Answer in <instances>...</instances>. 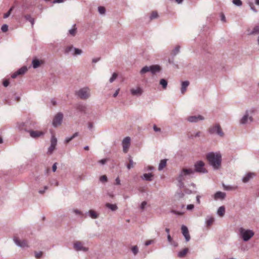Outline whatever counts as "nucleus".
<instances>
[{
  "label": "nucleus",
  "mask_w": 259,
  "mask_h": 259,
  "mask_svg": "<svg viewBox=\"0 0 259 259\" xmlns=\"http://www.w3.org/2000/svg\"><path fill=\"white\" fill-rule=\"evenodd\" d=\"M146 205H147V202L146 201H144L142 202L141 204V206H140V208L142 210H144L145 209V207Z\"/></svg>",
  "instance_id": "5fc2aeb1"
},
{
  "label": "nucleus",
  "mask_w": 259,
  "mask_h": 259,
  "mask_svg": "<svg viewBox=\"0 0 259 259\" xmlns=\"http://www.w3.org/2000/svg\"><path fill=\"white\" fill-rule=\"evenodd\" d=\"M189 85V81H184L182 82L181 84V92L182 94H184V93L186 92L187 87Z\"/></svg>",
  "instance_id": "5701e85b"
},
{
  "label": "nucleus",
  "mask_w": 259,
  "mask_h": 259,
  "mask_svg": "<svg viewBox=\"0 0 259 259\" xmlns=\"http://www.w3.org/2000/svg\"><path fill=\"white\" fill-rule=\"evenodd\" d=\"M166 159H162L160 161V163L159 164L158 166V170H161L166 165Z\"/></svg>",
  "instance_id": "7c9ffc66"
},
{
  "label": "nucleus",
  "mask_w": 259,
  "mask_h": 259,
  "mask_svg": "<svg viewBox=\"0 0 259 259\" xmlns=\"http://www.w3.org/2000/svg\"><path fill=\"white\" fill-rule=\"evenodd\" d=\"M255 111V109L253 108L250 110H247L245 111V114L241 118L240 120V123L241 124H245L247 123L248 120H249L250 122L253 121V117L251 116H249V114H253Z\"/></svg>",
  "instance_id": "7ed1b4c3"
},
{
  "label": "nucleus",
  "mask_w": 259,
  "mask_h": 259,
  "mask_svg": "<svg viewBox=\"0 0 259 259\" xmlns=\"http://www.w3.org/2000/svg\"><path fill=\"white\" fill-rule=\"evenodd\" d=\"M146 168H147V170H150V171H152L154 169V167L153 166H150V165L148 166Z\"/></svg>",
  "instance_id": "774afa93"
},
{
  "label": "nucleus",
  "mask_w": 259,
  "mask_h": 259,
  "mask_svg": "<svg viewBox=\"0 0 259 259\" xmlns=\"http://www.w3.org/2000/svg\"><path fill=\"white\" fill-rule=\"evenodd\" d=\"M63 115L62 113L59 112L54 117L53 120V125L54 127H57L59 125H60L63 120Z\"/></svg>",
  "instance_id": "1a4fd4ad"
},
{
  "label": "nucleus",
  "mask_w": 259,
  "mask_h": 259,
  "mask_svg": "<svg viewBox=\"0 0 259 259\" xmlns=\"http://www.w3.org/2000/svg\"><path fill=\"white\" fill-rule=\"evenodd\" d=\"M1 30L3 32H6L8 30V26L7 24H4L1 27Z\"/></svg>",
  "instance_id": "603ef678"
},
{
  "label": "nucleus",
  "mask_w": 259,
  "mask_h": 259,
  "mask_svg": "<svg viewBox=\"0 0 259 259\" xmlns=\"http://www.w3.org/2000/svg\"><path fill=\"white\" fill-rule=\"evenodd\" d=\"M24 18L27 21H30V20L32 19V18L31 17L30 15H25Z\"/></svg>",
  "instance_id": "052dcab7"
},
{
  "label": "nucleus",
  "mask_w": 259,
  "mask_h": 259,
  "mask_svg": "<svg viewBox=\"0 0 259 259\" xmlns=\"http://www.w3.org/2000/svg\"><path fill=\"white\" fill-rule=\"evenodd\" d=\"M195 171L192 168H183L180 172L179 176L185 179V177L191 175H193Z\"/></svg>",
  "instance_id": "4468645a"
},
{
  "label": "nucleus",
  "mask_w": 259,
  "mask_h": 259,
  "mask_svg": "<svg viewBox=\"0 0 259 259\" xmlns=\"http://www.w3.org/2000/svg\"><path fill=\"white\" fill-rule=\"evenodd\" d=\"M74 52L72 53V55L76 56L80 55L82 54V51L81 49L74 48Z\"/></svg>",
  "instance_id": "a19ab883"
},
{
  "label": "nucleus",
  "mask_w": 259,
  "mask_h": 259,
  "mask_svg": "<svg viewBox=\"0 0 259 259\" xmlns=\"http://www.w3.org/2000/svg\"><path fill=\"white\" fill-rule=\"evenodd\" d=\"M194 206L193 204H189L187 206V209L188 210H192L194 208Z\"/></svg>",
  "instance_id": "680f3d73"
},
{
  "label": "nucleus",
  "mask_w": 259,
  "mask_h": 259,
  "mask_svg": "<svg viewBox=\"0 0 259 259\" xmlns=\"http://www.w3.org/2000/svg\"><path fill=\"white\" fill-rule=\"evenodd\" d=\"M259 33V24L258 25L255 26L253 30L249 32L248 34V35H253L255 34H257Z\"/></svg>",
  "instance_id": "c9c22d12"
},
{
  "label": "nucleus",
  "mask_w": 259,
  "mask_h": 259,
  "mask_svg": "<svg viewBox=\"0 0 259 259\" xmlns=\"http://www.w3.org/2000/svg\"><path fill=\"white\" fill-rule=\"evenodd\" d=\"M223 187L225 190H231L232 189L233 187L230 186H226L224 184H223Z\"/></svg>",
  "instance_id": "13d9d810"
},
{
  "label": "nucleus",
  "mask_w": 259,
  "mask_h": 259,
  "mask_svg": "<svg viewBox=\"0 0 259 259\" xmlns=\"http://www.w3.org/2000/svg\"><path fill=\"white\" fill-rule=\"evenodd\" d=\"M76 108L80 112H84L86 110V106L82 104H78L76 105Z\"/></svg>",
  "instance_id": "2f4dec72"
},
{
  "label": "nucleus",
  "mask_w": 259,
  "mask_h": 259,
  "mask_svg": "<svg viewBox=\"0 0 259 259\" xmlns=\"http://www.w3.org/2000/svg\"><path fill=\"white\" fill-rule=\"evenodd\" d=\"M88 213L89 214L90 217L93 219H97L99 217L98 214L93 210H89Z\"/></svg>",
  "instance_id": "c756f323"
},
{
  "label": "nucleus",
  "mask_w": 259,
  "mask_h": 259,
  "mask_svg": "<svg viewBox=\"0 0 259 259\" xmlns=\"http://www.w3.org/2000/svg\"><path fill=\"white\" fill-rule=\"evenodd\" d=\"M73 248L76 251H82L87 252L89 250L88 247L83 246V243L80 241H76L73 244Z\"/></svg>",
  "instance_id": "6e6552de"
},
{
  "label": "nucleus",
  "mask_w": 259,
  "mask_h": 259,
  "mask_svg": "<svg viewBox=\"0 0 259 259\" xmlns=\"http://www.w3.org/2000/svg\"><path fill=\"white\" fill-rule=\"evenodd\" d=\"M73 212L76 214H78V215H82V213L81 211H80V210H79L78 209H73Z\"/></svg>",
  "instance_id": "bf43d9fd"
},
{
  "label": "nucleus",
  "mask_w": 259,
  "mask_h": 259,
  "mask_svg": "<svg viewBox=\"0 0 259 259\" xmlns=\"http://www.w3.org/2000/svg\"><path fill=\"white\" fill-rule=\"evenodd\" d=\"M28 125V133L36 128V123L31 120H27Z\"/></svg>",
  "instance_id": "b1692460"
},
{
  "label": "nucleus",
  "mask_w": 259,
  "mask_h": 259,
  "mask_svg": "<svg viewBox=\"0 0 259 259\" xmlns=\"http://www.w3.org/2000/svg\"><path fill=\"white\" fill-rule=\"evenodd\" d=\"M233 4L238 7H240L242 5V3L241 0H233Z\"/></svg>",
  "instance_id": "de8ad7c7"
},
{
  "label": "nucleus",
  "mask_w": 259,
  "mask_h": 259,
  "mask_svg": "<svg viewBox=\"0 0 259 259\" xmlns=\"http://www.w3.org/2000/svg\"><path fill=\"white\" fill-rule=\"evenodd\" d=\"M181 230L182 233L185 238L186 241H189L190 240V236L189 233L188 228L185 225H182L181 227Z\"/></svg>",
  "instance_id": "2eb2a0df"
},
{
  "label": "nucleus",
  "mask_w": 259,
  "mask_h": 259,
  "mask_svg": "<svg viewBox=\"0 0 259 259\" xmlns=\"http://www.w3.org/2000/svg\"><path fill=\"white\" fill-rule=\"evenodd\" d=\"M161 70V67L158 65H153L150 66H145L143 67L140 70V74L143 75L150 72L152 74H155L157 72H160Z\"/></svg>",
  "instance_id": "f03ea898"
},
{
  "label": "nucleus",
  "mask_w": 259,
  "mask_h": 259,
  "mask_svg": "<svg viewBox=\"0 0 259 259\" xmlns=\"http://www.w3.org/2000/svg\"><path fill=\"white\" fill-rule=\"evenodd\" d=\"M118 75L116 73H113L111 77L109 79V82L110 83L113 82L117 78Z\"/></svg>",
  "instance_id": "09e8293b"
},
{
  "label": "nucleus",
  "mask_w": 259,
  "mask_h": 259,
  "mask_svg": "<svg viewBox=\"0 0 259 259\" xmlns=\"http://www.w3.org/2000/svg\"><path fill=\"white\" fill-rule=\"evenodd\" d=\"M239 231L244 241H248L254 235V232L250 230H245L243 228H241L239 229Z\"/></svg>",
  "instance_id": "39448f33"
},
{
  "label": "nucleus",
  "mask_w": 259,
  "mask_h": 259,
  "mask_svg": "<svg viewBox=\"0 0 259 259\" xmlns=\"http://www.w3.org/2000/svg\"><path fill=\"white\" fill-rule=\"evenodd\" d=\"M17 127L22 132H25L28 133V125L27 120L25 122H21L17 123Z\"/></svg>",
  "instance_id": "ddd939ff"
},
{
  "label": "nucleus",
  "mask_w": 259,
  "mask_h": 259,
  "mask_svg": "<svg viewBox=\"0 0 259 259\" xmlns=\"http://www.w3.org/2000/svg\"><path fill=\"white\" fill-rule=\"evenodd\" d=\"M100 181L103 183L106 182L107 181V177L106 176L103 175L100 177Z\"/></svg>",
  "instance_id": "864d4df0"
},
{
  "label": "nucleus",
  "mask_w": 259,
  "mask_h": 259,
  "mask_svg": "<svg viewBox=\"0 0 259 259\" xmlns=\"http://www.w3.org/2000/svg\"><path fill=\"white\" fill-rule=\"evenodd\" d=\"M42 63V61L36 59H33L32 61V66L34 69L38 68Z\"/></svg>",
  "instance_id": "bb28decb"
},
{
  "label": "nucleus",
  "mask_w": 259,
  "mask_h": 259,
  "mask_svg": "<svg viewBox=\"0 0 259 259\" xmlns=\"http://www.w3.org/2000/svg\"><path fill=\"white\" fill-rule=\"evenodd\" d=\"M131 143V138L129 137H126L123 139L122 142V145L123 147V151L124 153H127L128 149L130 147Z\"/></svg>",
  "instance_id": "f8f14e48"
},
{
  "label": "nucleus",
  "mask_w": 259,
  "mask_h": 259,
  "mask_svg": "<svg viewBox=\"0 0 259 259\" xmlns=\"http://www.w3.org/2000/svg\"><path fill=\"white\" fill-rule=\"evenodd\" d=\"M31 138L36 139L39 137H43L45 135V132L37 130H32L28 133Z\"/></svg>",
  "instance_id": "9b49d317"
},
{
  "label": "nucleus",
  "mask_w": 259,
  "mask_h": 259,
  "mask_svg": "<svg viewBox=\"0 0 259 259\" xmlns=\"http://www.w3.org/2000/svg\"><path fill=\"white\" fill-rule=\"evenodd\" d=\"M188 251V249L187 248H185L182 251H180L178 253V257L180 258H182L185 256L187 252Z\"/></svg>",
  "instance_id": "72a5a7b5"
},
{
  "label": "nucleus",
  "mask_w": 259,
  "mask_h": 259,
  "mask_svg": "<svg viewBox=\"0 0 259 259\" xmlns=\"http://www.w3.org/2000/svg\"><path fill=\"white\" fill-rule=\"evenodd\" d=\"M153 130L155 132H161V128L158 127L155 124H154L153 126Z\"/></svg>",
  "instance_id": "6e6d98bb"
},
{
  "label": "nucleus",
  "mask_w": 259,
  "mask_h": 259,
  "mask_svg": "<svg viewBox=\"0 0 259 259\" xmlns=\"http://www.w3.org/2000/svg\"><path fill=\"white\" fill-rule=\"evenodd\" d=\"M13 240H14L15 243L18 246H19L21 247H24L27 246L26 241L24 240L21 241L17 237H14L13 238Z\"/></svg>",
  "instance_id": "f3484780"
},
{
  "label": "nucleus",
  "mask_w": 259,
  "mask_h": 259,
  "mask_svg": "<svg viewBox=\"0 0 259 259\" xmlns=\"http://www.w3.org/2000/svg\"><path fill=\"white\" fill-rule=\"evenodd\" d=\"M34 254H35V257L36 258H40L42 256V251H38V252L35 251L34 252Z\"/></svg>",
  "instance_id": "3c124183"
},
{
  "label": "nucleus",
  "mask_w": 259,
  "mask_h": 259,
  "mask_svg": "<svg viewBox=\"0 0 259 259\" xmlns=\"http://www.w3.org/2000/svg\"><path fill=\"white\" fill-rule=\"evenodd\" d=\"M76 28L75 27V25L74 24L71 29H70L68 32L70 35L72 36H74L76 33Z\"/></svg>",
  "instance_id": "4c0bfd02"
},
{
  "label": "nucleus",
  "mask_w": 259,
  "mask_h": 259,
  "mask_svg": "<svg viewBox=\"0 0 259 259\" xmlns=\"http://www.w3.org/2000/svg\"><path fill=\"white\" fill-rule=\"evenodd\" d=\"M130 91L132 95L136 96H140L143 93V90L139 87L136 89H131Z\"/></svg>",
  "instance_id": "6ab92c4d"
},
{
  "label": "nucleus",
  "mask_w": 259,
  "mask_h": 259,
  "mask_svg": "<svg viewBox=\"0 0 259 259\" xmlns=\"http://www.w3.org/2000/svg\"><path fill=\"white\" fill-rule=\"evenodd\" d=\"M128 160H129V163L127 165V168L128 169H130L131 168L133 167L134 162H133L132 158L131 156H129Z\"/></svg>",
  "instance_id": "79ce46f5"
},
{
  "label": "nucleus",
  "mask_w": 259,
  "mask_h": 259,
  "mask_svg": "<svg viewBox=\"0 0 259 259\" xmlns=\"http://www.w3.org/2000/svg\"><path fill=\"white\" fill-rule=\"evenodd\" d=\"M221 19L223 22H226V17L224 14H222L221 16Z\"/></svg>",
  "instance_id": "338daca9"
},
{
  "label": "nucleus",
  "mask_w": 259,
  "mask_h": 259,
  "mask_svg": "<svg viewBox=\"0 0 259 259\" xmlns=\"http://www.w3.org/2000/svg\"><path fill=\"white\" fill-rule=\"evenodd\" d=\"M76 95L81 99L86 100L90 97V89L86 87L79 90Z\"/></svg>",
  "instance_id": "423d86ee"
},
{
  "label": "nucleus",
  "mask_w": 259,
  "mask_h": 259,
  "mask_svg": "<svg viewBox=\"0 0 259 259\" xmlns=\"http://www.w3.org/2000/svg\"><path fill=\"white\" fill-rule=\"evenodd\" d=\"M174 57H175V56H172V57L171 58H168V63L169 64H171L172 65H174L176 68H179L178 65L177 64L175 63L174 62Z\"/></svg>",
  "instance_id": "e433bc0d"
},
{
  "label": "nucleus",
  "mask_w": 259,
  "mask_h": 259,
  "mask_svg": "<svg viewBox=\"0 0 259 259\" xmlns=\"http://www.w3.org/2000/svg\"><path fill=\"white\" fill-rule=\"evenodd\" d=\"M159 83L161 85L163 89H165L167 86V81L164 78L160 80Z\"/></svg>",
  "instance_id": "ea45409f"
},
{
  "label": "nucleus",
  "mask_w": 259,
  "mask_h": 259,
  "mask_svg": "<svg viewBox=\"0 0 259 259\" xmlns=\"http://www.w3.org/2000/svg\"><path fill=\"white\" fill-rule=\"evenodd\" d=\"M131 250L135 255H137L139 252V249L137 245L133 246L131 248Z\"/></svg>",
  "instance_id": "c03bdc74"
},
{
  "label": "nucleus",
  "mask_w": 259,
  "mask_h": 259,
  "mask_svg": "<svg viewBox=\"0 0 259 259\" xmlns=\"http://www.w3.org/2000/svg\"><path fill=\"white\" fill-rule=\"evenodd\" d=\"M158 14L156 11H153L152 12L150 16V19L152 20L155 18H158Z\"/></svg>",
  "instance_id": "49530a36"
},
{
  "label": "nucleus",
  "mask_w": 259,
  "mask_h": 259,
  "mask_svg": "<svg viewBox=\"0 0 259 259\" xmlns=\"http://www.w3.org/2000/svg\"><path fill=\"white\" fill-rule=\"evenodd\" d=\"M105 206L113 211H116L118 209V207L115 204L106 203L105 204Z\"/></svg>",
  "instance_id": "393cba45"
},
{
  "label": "nucleus",
  "mask_w": 259,
  "mask_h": 259,
  "mask_svg": "<svg viewBox=\"0 0 259 259\" xmlns=\"http://www.w3.org/2000/svg\"><path fill=\"white\" fill-rule=\"evenodd\" d=\"M57 169V163H55L52 166V170L53 172H55Z\"/></svg>",
  "instance_id": "69168bd1"
},
{
  "label": "nucleus",
  "mask_w": 259,
  "mask_h": 259,
  "mask_svg": "<svg viewBox=\"0 0 259 259\" xmlns=\"http://www.w3.org/2000/svg\"><path fill=\"white\" fill-rule=\"evenodd\" d=\"M180 47L179 46H177L172 51V56H175L177 54H178L180 52Z\"/></svg>",
  "instance_id": "37998d69"
},
{
  "label": "nucleus",
  "mask_w": 259,
  "mask_h": 259,
  "mask_svg": "<svg viewBox=\"0 0 259 259\" xmlns=\"http://www.w3.org/2000/svg\"><path fill=\"white\" fill-rule=\"evenodd\" d=\"M206 158L209 164L214 169L217 170L220 168L222 163V155L220 152H209L206 154Z\"/></svg>",
  "instance_id": "f257e3e1"
},
{
  "label": "nucleus",
  "mask_w": 259,
  "mask_h": 259,
  "mask_svg": "<svg viewBox=\"0 0 259 259\" xmlns=\"http://www.w3.org/2000/svg\"><path fill=\"white\" fill-rule=\"evenodd\" d=\"M100 58H93L92 59V62L94 63H96L97 62H98L100 60Z\"/></svg>",
  "instance_id": "0e129e2a"
},
{
  "label": "nucleus",
  "mask_w": 259,
  "mask_h": 259,
  "mask_svg": "<svg viewBox=\"0 0 259 259\" xmlns=\"http://www.w3.org/2000/svg\"><path fill=\"white\" fill-rule=\"evenodd\" d=\"M204 118L200 115L197 116H191L187 118V120L190 122H197L199 120H203Z\"/></svg>",
  "instance_id": "dca6fc26"
},
{
  "label": "nucleus",
  "mask_w": 259,
  "mask_h": 259,
  "mask_svg": "<svg viewBox=\"0 0 259 259\" xmlns=\"http://www.w3.org/2000/svg\"><path fill=\"white\" fill-rule=\"evenodd\" d=\"M74 48L72 46H70L67 47L65 49V54H69V53H71L72 54V53L74 52Z\"/></svg>",
  "instance_id": "58836bf2"
},
{
  "label": "nucleus",
  "mask_w": 259,
  "mask_h": 259,
  "mask_svg": "<svg viewBox=\"0 0 259 259\" xmlns=\"http://www.w3.org/2000/svg\"><path fill=\"white\" fill-rule=\"evenodd\" d=\"M107 161V159H102L101 160H100L98 161V163L102 165H104L106 163Z\"/></svg>",
  "instance_id": "4d7b16f0"
},
{
  "label": "nucleus",
  "mask_w": 259,
  "mask_h": 259,
  "mask_svg": "<svg viewBox=\"0 0 259 259\" xmlns=\"http://www.w3.org/2000/svg\"><path fill=\"white\" fill-rule=\"evenodd\" d=\"M99 13L101 15L105 14L106 10L105 8L103 6H99L98 8Z\"/></svg>",
  "instance_id": "a18cd8bd"
},
{
  "label": "nucleus",
  "mask_w": 259,
  "mask_h": 259,
  "mask_svg": "<svg viewBox=\"0 0 259 259\" xmlns=\"http://www.w3.org/2000/svg\"><path fill=\"white\" fill-rule=\"evenodd\" d=\"M13 9H14V7H11L10 9V10L8 11V12L4 14V18H8L10 15V14H11V12H12V10H13Z\"/></svg>",
  "instance_id": "8fccbe9b"
},
{
  "label": "nucleus",
  "mask_w": 259,
  "mask_h": 259,
  "mask_svg": "<svg viewBox=\"0 0 259 259\" xmlns=\"http://www.w3.org/2000/svg\"><path fill=\"white\" fill-rule=\"evenodd\" d=\"M208 132L210 135L217 134L221 137H223L224 136V134L222 131L221 127L218 123L210 127L208 130Z\"/></svg>",
  "instance_id": "20e7f679"
},
{
  "label": "nucleus",
  "mask_w": 259,
  "mask_h": 259,
  "mask_svg": "<svg viewBox=\"0 0 259 259\" xmlns=\"http://www.w3.org/2000/svg\"><path fill=\"white\" fill-rule=\"evenodd\" d=\"M57 143V138L54 136H52L51 139V145L49 147L47 152L48 154H52L53 153L54 150L55 149Z\"/></svg>",
  "instance_id": "9d476101"
},
{
  "label": "nucleus",
  "mask_w": 259,
  "mask_h": 259,
  "mask_svg": "<svg viewBox=\"0 0 259 259\" xmlns=\"http://www.w3.org/2000/svg\"><path fill=\"white\" fill-rule=\"evenodd\" d=\"M214 221V218L212 217L207 216L205 219V224L207 227L211 226Z\"/></svg>",
  "instance_id": "a878e982"
},
{
  "label": "nucleus",
  "mask_w": 259,
  "mask_h": 259,
  "mask_svg": "<svg viewBox=\"0 0 259 259\" xmlns=\"http://www.w3.org/2000/svg\"><path fill=\"white\" fill-rule=\"evenodd\" d=\"M185 196V194L182 191H178L174 196V200L175 202L180 201Z\"/></svg>",
  "instance_id": "aec40b11"
},
{
  "label": "nucleus",
  "mask_w": 259,
  "mask_h": 259,
  "mask_svg": "<svg viewBox=\"0 0 259 259\" xmlns=\"http://www.w3.org/2000/svg\"><path fill=\"white\" fill-rule=\"evenodd\" d=\"M184 180V178L181 177V176H179L177 178V180L178 181V186L180 188H182L184 187V184L183 183V181Z\"/></svg>",
  "instance_id": "c85d7f7f"
},
{
  "label": "nucleus",
  "mask_w": 259,
  "mask_h": 259,
  "mask_svg": "<svg viewBox=\"0 0 259 259\" xmlns=\"http://www.w3.org/2000/svg\"><path fill=\"white\" fill-rule=\"evenodd\" d=\"M225 213V207L224 206H220L217 211V214L220 217H223Z\"/></svg>",
  "instance_id": "cd10ccee"
},
{
  "label": "nucleus",
  "mask_w": 259,
  "mask_h": 259,
  "mask_svg": "<svg viewBox=\"0 0 259 259\" xmlns=\"http://www.w3.org/2000/svg\"><path fill=\"white\" fill-rule=\"evenodd\" d=\"M9 84V81L8 80H5L3 82V85L4 87H7Z\"/></svg>",
  "instance_id": "e2e57ef3"
},
{
  "label": "nucleus",
  "mask_w": 259,
  "mask_h": 259,
  "mask_svg": "<svg viewBox=\"0 0 259 259\" xmlns=\"http://www.w3.org/2000/svg\"><path fill=\"white\" fill-rule=\"evenodd\" d=\"M153 176L154 175L152 173H148L144 174L141 178L142 180L150 182L152 181Z\"/></svg>",
  "instance_id": "4be33fe9"
},
{
  "label": "nucleus",
  "mask_w": 259,
  "mask_h": 259,
  "mask_svg": "<svg viewBox=\"0 0 259 259\" xmlns=\"http://www.w3.org/2000/svg\"><path fill=\"white\" fill-rule=\"evenodd\" d=\"M204 163L201 160L196 161L194 164V171L195 172L206 174L207 172V170L204 167Z\"/></svg>",
  "instance_id": "0eeeda50"
},
{
  "label": "nucleus",
  "mask_w": 259,
  "mask_h": 259,
  "mask_svg": "<svg viewBox=\"0 0 259 259\" xmlns=\"http://www.w3.org/2000/svg\"><path fill=\"white\" fill-rule=\"evenodd\" d=\"M27 67L23 66L22 67L20 68L17 71V74H18L19 75H23L27 71Z\"/></svg>",
  "instance_id": "f704fd0d"
},
{
  "label": "nucleus",
  "mask_w": 259,
  "mask_h": 259,
  "mask_svg": "<svg viewBox=\"0 0 259 259\" xmlns=\"http://www.w3.org/2000/svg\"><path fill=\"white\" fill-rule=\"evenodd\" d=\"M78 135H79V133L78 132L75 133L72 136L66 138L65 142L66 143H68L70 142L74 138L77 137L78 136Z\"/></svg>",
  "instance_id": "473e14b6"
},
{
  "label": "nucleus",
  "mask_w": 259,
  "mask_h": 259,
  "mask_svg": "<svg viewBox=\"0 0 259 259\" xmlns=\"http://www.w3.org/2000/svg\"><path fill=\"white\" fill-rule=\"evenodd\" d=\"M254 176V174L253 172H248L246 174L242 179L243 183H247L250 179H252Z\"/></svg>",
  "instance_id": "412c9836"
},
{
  "label": "nucleus",
  "mask_w": 259,
  "mask_h": 259,
  "mask_svg": "<svg viewBox=\"0 0 259 259\" xmlns=\"http://www.w3.org/2000/svg\"><path fill=\"white\" fill-rule=\"evenodd\" d=\"M226 196V194L225 192H222L221 191L217 192L213 196V198L215 200H224Z\"/></svg>",
  "instance_id": "a211bd4d"
}]
</instances>
